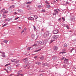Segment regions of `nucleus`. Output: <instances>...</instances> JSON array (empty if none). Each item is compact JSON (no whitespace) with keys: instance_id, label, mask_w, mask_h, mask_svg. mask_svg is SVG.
Here are the masks:
<instances>
[{"instance_id":"obj_57","label":"nucleus","mask_w":76,"mask_h":76,"mask_svg":"<svg viewBox=\"0 0 76 76\" xmlns=\"http://www.w3.org/2000/svg\"><path fill=\"white\" fill-rule=\"evenodd\" d=\"M13 75V74H11L10 76H12V75Z\"/></svg>"},{"instance_id":"obj_59","label":"nucleus","mask_w":76,"mask_h":76,"mask_svg":"<svg viewBox=\"0 0 76 76\" xmlns=\"http://www.w3.org/2000/svg\"><path fill=\"white\" fill-rule=\"evenodd\" d=\"M39 76H43L42 74H40L39 75Z\"/></svg>"},{"instance_id":"obj_2","label":"nucleus","mask_w":76,"mask_h":76,"mask_svg":"<svg viewBox=\"0 0 76 76\" xmlns=\"http://www.w3.org/2000/svg\"><path fill=\"white\" fill-rule=\"evenodd\" d=\"M49 34L50 32L48 31H47L44 33L43 37H44V38H46V37H47L49 36Z\"/></svg>"},{"instance_id":"obj_1","label":"nucleus","mask_w":76,"mask_h":76,"mask_svg":"<svg viewBox=\"0 0 76 76\" xmlns=\"http://www.w3.org/2000/svg\"><path fill=\"white\" fill-rule=\"evenodd\" d=\"M48 42V40L47 39H45L43 42H42L40 41H39L38 42V44H41V45H45L47 44V42Z\"/></svg>"},{"instance_id":"obj_11","label":"nucleus","mask_w":76,"mask_h":76,"mask_svg":"<svg viewBox=\"0 0 76 76\" xmlns=\"http://www.w3.org/2000/svg\"><path fill=\"white\" fill-rule=\"evenodd\" d=\"M58 49V47L57 46H55L54 47V50H57Z\"/></svg>"},{"instance_id":"obj_21","label":"nucleus","mask_w":76,"mask_h":76,"mask_svg":"<svg viewBox=\"0 0 76 76\" xmlns=\"http://www.w3.org/2000/svg\"><path fill=\"white\" fill-rule=\"evenodd\" d=\"M18 12H22V10L19 9L18 10Z\"/></svg>"},{"instance_id":"obj_4","label":"nucleus","mask_w":76,"mask_h":76,"mask_svg":"<svg viewBox=\"0 0 76 76\" xmlns=\"http://www.w3.org/2000/svg\"><path fill=\"white\" fill-rule=\"evenodd\" d=\"M68 61H69L68 59H67L66 58H65L64 63L65 64H68L69 63V62Z\"/></svg>"},{"instance_id":"obj_64","label":"nucleus","mask_w":76,"mask_h":76,"mask_svg":"<svg viewBox=\"0 0 76 76\" xmlns=\"http://www.w3.org/2000/svg\"><path fill=\"white\" fill-rule=\"evenodd\" d=\"M74 41H76V38L75 39Z\"/></svg>"},{"instance_id":"obj_46","label":"nucleus","mask_w":76,"mask_h":76,"mask_svg":"<svg viewBox=\"0 0 76 76\" xmlns=\"http://www.w3.org/2000/svg\"><path fill=\"white\" fill-rule=\"evenodd\" d=\"M38 52V50H35V51H34V52H35V53H37V52Z\"/></svg>"},{"instance_id":"obj_30","label":"nucleus","mask_w":76,"mask_h":76,"mask_svg":"<svg viewBox=\"0 0 76 76\" xmlns=\"http://www.w3.org/2000/svg\"><path fill=\"white\" fill-rule=\"evenodd\" d=\"M39 58L40 59H41L42 60H43V59H44V57L42 56L40 58Z\"/></svg>"},{"instance_id":"obj_54","label":"nucleus","mask_w":76,"mask_h":76,"mask_svg":"<svg viewBox=\"0 0 76 76\" xmlns=\"http://www.w3.org/2000/svg\"><path fill=\"white\" fill-rule=\"evenodd\" d=\"M17 19H18V18H19V17H17L16 18Z\"/></svg>"},{"instance_id":"obj_5","label":"nucleus","mask_w":76,"mask_h":76,"mask_svg":"<svg viewBox=\"0 0 76 76\" xmlns=\"http://www.w3.org/2000/svg\"><path fill=\"white\" fill-rule=\"evenodd\" d=\"M0 53L2 54L1 55V56L2 57H5V53H4V52H1V51H0Z\"/></svg>"},{"instance_id":"obj_27","label":"nucleus","mask_w":76,"mask_h":76,"mask_svg":"<svg viewBox=\"0 0 76 76\" xmlns=\"http://www.w3.org/2000/svg\"><path fill=\"white\" fill-rule=\"evenodd\" d=\"M51 7V6L50 5H48L47 6V8L48 9H50Z\"/></svg>"},{"instance_id":"obj_17","label":"nucleus","mask_w":76,"mask_h":76,"mask_svg":"<svg viewBox=\"0 0 76 76\" xmlns=\"http://www.w3.org/2000/svg\"><path fill=\"white\" fill-rule=\"evenodd\" d=\"M34 18H35L36 20H37V18H38V16H37L35 15L34 16Z\"/></svg>"},{"instance_id":"obj_6","label":"nucleus","mask_w":76,"mask_h":76,"mask_svg":"<svg viewBox=\"0 0 76 76\" xmlns=\"http://www.w3.org/2000/svg\"><path fill=\"white\" fill-rule=\"evenodd\" d=\"M58 32V31L57 30H53V34H57Z\"/></svg>"},{"instance_id":"obj_13","label":"nucleus","mask_w":76,"mask_h":76,"mask_svg":"<svg viewBox=\"0 0 76 76\" xmlns=\"http://www.w3.org/2000/svg\"><path fill=\"white\" fill-rule=\"evenodd\" d=\"M15 6L14 5H12L10 7V8L11 9H13V8H15Z\"/></svg>"},{"instance_id":"obj_32","label":"nucleus","mask_w":76,"mask_h":76,"mask_svg":"<svg viewBox=\"0 0 76 76\" xmlns=\"http://www.w3.org/2000/svg\"><path fill=\"white\" fill-rule=\"evenodd\" d=\"M3 17L4 18H6V15H3Z\"/></svg>"},{"instance_id":"obj_44","label":"nucleus","mask_w":76,"mask_h":76,"mask_svg":"<svg viewBox=\"0 0 76 76\" xmlns=\"http://www.w3.org/2000/svg\"><path fill=\"white\" fill-rule=\"evenodd\" d=\"M41 7H42V6L41 5H39L38 6V7L39 8H41Z\"/></svg>"},{"instance_id":"obj_40","label":"nucleus","mask_w":76,"mask_h":76,"mask_svg":"<svg viewBox=\"0 0 76 76\" xmlns=\"http://www.w3.org/2000/svg\"><path fill=\"white\" fill-rule=\"evenodd\" d=\"M8 20H9V19H5V21H7V22H8Z\"/></svg>"},{"instance_id":"obj_53","label":"nucleus","mask_w":76,"mask_h":76,"mask_svg":"<svg viewBox=\"0 0 76 76\" xmlns=\"http://www.w3.org/2000/svg\"><path fill=\"white\" fill-rule=\"evenodd\" d=\"M17 75H18L19 76V75H20V73H18L17 74Z\"/></svg>"},{"instance_id":"obj_62","label":"nucleus","mask_w":76,"mask_h":76,"mask_svg":"<svg viewBox=\"0 0 76 76\" xmlns=\"http://www.w3.org/2000/svg\"><path fill=\"white\" fill-rule=\"evenodd\" d=\"M14 20H17V19L16 18H15V19H14Z\"/></svg>"},{"instance_id":"obj_24","label":"nucleus","mask_w":76,"mask_h":76,"mask_svg":"<svg viewBox=\"0 0 76 76\" xmlns=\"http://www.w3.org/2000/svg\"><path fill=\"white\" fill-rule=\"evenodd\" d=\"M62 19L63 20V22H64V21H65V18H64L62 17Z\"/></svg>"},{"instance_id":"obj_38","label":"nucleus","mask_w":76,"mask_h":76,"mask_svg":"<svg viewBox=\"0 0 76 76\" xmlns=\"http://www.w3.org/2000/svg\"><path fill=\"white\" fill-rule=\"evenodd\" d=\"M31 3V2H27L26 4H30V3Z\"/></svg>"},{"instance_id":"obj_42","label":"nucleus","mask_w":76,"mask_h":76,"mask_svg":"<svg viewBox=\"0 0 76 76\" xmlns=\"http://www.w3.org/2000/svg\"><path fill=\"white\" fill-rule=\"evenodd\" d=\"M64 58H65L64 57H63V58L61 59V60H63L64 59Z\"/></svg>"},{"instance_id":"obj_29","label":"nucleus","mask_w":76,"mask_h":76,"mask_svg":"<svg viewBox=\"0 0 76 76\" xmlns=\"http://www.w3.org/2000/svg\"><path fill=\"white\" fill-rule=\"evenodd\" d=\"M61 25H62V26H64V27H65V24H64L62 23L61 24Z\"/></svg>"},{"instance_id":"obj_10","label":"nucleus","mask_w":76,"mask_h":76,"mask_svg":"<svg viewBox=\"0 0 76 76\" xmlns=\"http://www.w3.org/2000/svg\"><path fill=\"white\" fill-rule=\"evenodd\" d=\"M7 69L8 70H12V69L10 66H8L7 67Z\"/></svg>"},{"instance_id":"obj_48","label":"nucleus","mask_w":76,"mask_h":76,"mask_svg":"<svg viewBox=\"0 0 76 76\" xmlns=\"http://www.w3.org/2000/svg\"><path fill=\"white\" fill-rule=\"evenodd\" d=\"M36 64H38V62H36Z\"/></svg>"},{"instance_id":"obj_63","label":"nucleus","mask_w":76,"mask_h":76,"mask_svg":"<svg viewBox=\"0 0 76 76\" xmlns=\"http://www.w3.org/2000/svg\"><path fill=\"white\" fill-rule=\"evenodd\" d=\"M24 30H25V31H26V28H24Z\"/></svg>"},{"instance_id":"obj_61","label":"nucleus","mask_w":76,"mask_h":76,"mask_svg":"<svg viewBox=\"0 0 76 76\" xmlns=\"http://www.w3.org/2000/svg\"><path fill=\"white\" fill-rule=\"evenodd\" d=\"M18 28H19V29H21V28L20 27H19Z\"/></svg>"},{"instance_id":"obj_35","label":"nucleus","mask_w":76,"mask_h":76,"mask_svg":"<svg viewBox=\"0 0 76 76\" xmlns=\"http://www.w3.org/2000/svg\"><path fill=\"white\" fill-rule=\"evenodd\" d=\"M66 4H69V3L68 2H67V1H66Z\"/></svg>"},{"instance_id":"obj_49","label":"nucleus","mask_w":76,"mask_h":76,"mask_svg":"<svg viewBox=\"0 0 76 76\" xmlns=\"http://www.w3.org/2000/svg\"><path fill=\"white\" fill-rule=\"evenodd\" d=\"M37 56H35V57H34V58H37Z\"/></svg>"},{"instance_id":"obj_16","label":"nucleus","mask_w":76,"mask_h":76,"mask_svg":"<svg viewBox=\"0 0 76 76\" xmlns=\"http://www.w3.org/2000/svg\"><path fill=\"white\" fill-rule=\"evenodd\" d=\"M31 37L32 38H35V35L34 34H32Z\"/></svg>"},{"instance_id":"obj_39","label":"nucleus","mask_w":76,"mask_h":76,"mask_svg":"<svg viewBox=\"0 0 76 76\" xmlns=\"http://www.w3.org/2000/svg\"><path fill=\"white\" fill-rule=\"evenodd\" d=\"M6 25H7V24H5L2 27H4V26H6Z\"/></svg>"},{"instance_id":"obj_47","label":"nucleus","mask_w":76,"mask_h":76,"mask_svg":"<svg viewBox=\"0 0 76 76\" xmlns=\"http://www.w3.org/2000/svg\"><path fill=\"white\" fill-rule=\"evenodd\" d=\"M23 32H24V30H23L21 32V34H22L23 33Z\"/></svg>"},{"instance_id":"obj_25","label":"nucleus","mask_w":76,"mask_h":76,"mask_svg":"<svg viewBox=\"0 0 76 76\" xmlns=\"http://www.w3.org/2000/svg\"><path fill=\"white\" fill-rule=\"evenodd\" d=\"M15 60H16V59H13L11 60V61L12 62H15Z\"/></svg>"},{"instance_id":"obj_51","label":"nucleus","mask_w":76,"mask_h":76,"mask_svg":"<svg viewBox=\"0 0 76 76\" xmlns=\"http://www.w3.org/2000/svg\"><path fill=\"white\" fill-rule=\"evenodd\" d=\"M64 53H66V52H62V54H64Z\"/></svg>"},{"instance_id":"obj_37","label":"nucleus","mask_w":76,"mask_h":76,"mask_svg":"<svg viewBox=\"0 0 76 76\" xmlns=\"http://www.w3.org/2000/svg\"><path fill=\"white\" fill-rule=\"evenodd\" d=\"M37 45V44H34L32 46V47H35V46H36V45Z\"/></svg>"},{"instance_id":"obj_23","label":"nucleus","mask_w":76,"mask_h":76,"mask_svg":"<svg viewBox=\"0 0 76 76\" xmlns=\"http://www.w3.org/2000/svg\"><path fill=\"white\" fill-rule=\"evenodd\" d=\"M64 47H67V44H64Z\"/></svg>"},{"instance_id":"obj_12","label":"nucleus","mask_w":76,"mask_h":76,"mask_svg":"<svg viewBox=\"0 0 76 76\" xmlns=\"http://www.w3.org/2000/svg\"><path fill=\"white\" fill-rule=\"evenodd\" d=\"M54 40H53V39H52L50 41V44H51V43H52V42H53V41H54Z\"/></svg>"},{"instance_id":"obj_58","label":"nucleus","mask_w":76,"mask_h":76,"mask_svg":"<svg viewBox=\"0 0 76 76\" xmlns=\"http://www.w3.org/2000/svg\"><path fill=\"white\" fill-rule=\"evenodd\" d=\"M58 10L59 12H60V10H59V9H57Z\"/></svg>"},{"instance_id":"obj_60","label":"nucleus","mask_w":76,"mask_h":76,"mask_svg":"<svg viewBox=\"0 0 76 76\" xmlns=\"http://www.w3.org/2000/svg\"><path fill=\"white\" fill-rule=\"evenodd\" d=\"M19 64H18V65H16V67H18V66H19Z\"/></svg>"},{"instance_id":"obj_43","label":"nucleus","mask_w":76,"mask_h":76,"mask_svg":"<svg viewBox=\"0 0 76 76\" xmlns=\"http://www.w3.org/2000/svg\"><path fill=\"white\" fill-rule=\"evenodd\" d=\"M8 12L7 11H5L4 12V13H7Z\"/></svg>"},{"instance_id":"obj_9","label":"nucleus","mask_w":76,"mask_h":76,"mask_svg":"<svg viewBox=\"0 0 76 76\" xmlns=\"http://www.w3.org/2000/svg\"><path fill=\"white\" fill-rule=\"evenodd\" d=\"M29 20H34V18L32 17H30L29 18H28Z\"/></svg>"},{"instance_id":"obj_41","label":"nucleus","mask_w":76,"mask_h":76,"mask_svg":"<svg viewBox=\"0 0 76 76\" xmlns=\"http://www.w3.org/2000/svg\"><path fill=\"white\" fill-rule=\"evenodd\" d=\"M61 20V18H60L58 19V20H59V21L60 20Z\"/></svg>"},{"instance_id":"obj_56","label":"nucleus","mask_w":76,"mask_h":76,"mask_svg":"<svg viewBox=\"0 0 76 76\" xmlns=\"http://www.w3.org/2000/svg\"><path fill=\"white\" fill-rule=\"evenodd\" d=\"M41 50V49H39L38 50V51H40Z\"/></svg>"},{"instance_id":"obj_19","label":"nucleus","mask_w":76,"mask_h":76,"mask_svg":"<svg viewBox=\"0 0 76 76\" xmlns=\"http://www.w3.org/2000/svg\"><path fill=\"white\" fill-rule=\"evenodd\" d=\"M3 42H4V43L7 44V43L8 41L7 40H4Z\"/></svg>"},{"instance_id":"obj_55","label":"nucleus","mask_w":76,"mask_h":76,"mask_svg":"<svg viewBox=\"0 0 76 76\" xmlns=\"http://www.w3.org/2000/svg\"><path fill=\"white\" fill-rule=\"evenodd\" d=\"M3 12V10H1V12Z\"/></svg>"},{"instance_id":"obj_20","label":"nucleus","mask_w":76,"mask_h":76,"mask_svg":"<svg viewBox=\"0 0 76 76\" xmlns=\"http://www.w3.org/2000/svg\"><path fill=\"white\" fill-rule=\"evenodd\" d=\"M10 63H9L6 64L5 65V67H6L7 66H9L10 65Z\"/></svg>"},{"instance_id":"obj_18","label":"nucleus","mask_w":76,"mask_h":76,"mask_svg":"<svg viewBox=\"0 0 76 76\" xmlns=\"http://www.w3.org/2000/svg\"><path fill=\"white\" fill-rule=\"evenodd\" d=\"M28 66H29V65L28 64H27L26 65H24L23 66V67L24 68H25L26 67H28Z\"/></svg>"},{"instance_id":"obj_22","label":"nucleus","mask_w":76,"mask_h":76,"mask_svg":"<svg viewBox=\"0 0 76 76\" xmlns=\"http://www.w3.org/2000/svg\"><path fill=\"white\" fill-rule=\"evenodd\" d=\"M66 27L67 29H69V26H68V25H66Z\"/></svg>"},{"instance_id":"obj_45","label":"nucleus","mask_w":76,"mask_h":76,"mask_svg":"<svg viewBox=\"0 0 76 76\" xmlns=\"http://www.w3.org/2000/svg\"><path fill=\"white\" fill-rule=\"evenodd\" d=\"M32 47H30L29 48H28V50H30V49H31V48Z\"/></svg>"},{"instance_id":"obj_3","label":"nucleus","mask_w":76,"mask_h":76,"mask_svg":"<svg viewBox=\"0 0 76 76\" xmlns=\"http://www.w3.org/2000/svg\"><path fill=\"white\" fill-rule=\"evenodd\" d=\"M54 12L53 13V15H55V16H56L57 14H58V11H57V9H55L54 10Z\"/></svg>"},{"instance_id":"obj_15","label":"nucleus","mask_w":76,"mask_h":76,"mask_svg":"<svg viewBox=\"0 0 76 76\" xmlns=\"http://www.w3.org/2000/svg\"><path fill=\"white\" fill-rule=\"evenodd\" d=\"M57 56H53V60H55L56 59H57Z\"/></svg>"},{"instance_id":"obj_31","label":"nucleus","mask_w":76,"mask_h":76,"mask_svg":"<svg viewBox=\"0 0 76 76\" xmlns=\"http://www.w3.org/2000/svg\"><path fill=\"white\" fill-rule=\"evenodd\" d=\"M42 12H45V10H42Z\"/></svg>"},{"instance_id":"obj_28","label":"nucleus","mask_w":76,"mask_h":76,"mask_svg":"<svg viewBox=\"0 0 76 76\" xmlns=\"http://www.w3.org/2000/svg\"><path fill=\"white\" fill-rule=\"evenodd\" d=\"M45 3L46 4H50V3L48 2V1H45Z\"/></svg>"},{"instance_id":"obj_34","label":"nucleus","mask_w":76,"mask_h":76,"mask_svg":"<svg viewBox=\"0 0 76 76\" xmlns=\"http://www.w3.org/2000/svg\"><path fill=\"white\" fill-rule=\"evenodd\" d=\"M56 37V38H58V37H59V35H56V36H55Z\"/></svg>"},{"instance_id":"obj_52","label":"nucleus","mask_w":76,"mask_h":76,"mask_svg":"<svg viewBox=\"0 0 76 76\" xmlns=\"http://www.w3.org/2000/svg\"><path fill=\"white\" fill-rule=\"evenodd\" d=\"M41 30L42 31H44V29H43V28H42Z\"/></svg>"},{"instance_id":"obj_36","label":"nucleus","mask_w":76,"mask_h":76,"mask_svg":"<svg viewBox=\"0 0 76 76\" xmlns=\"http://www.w3.org/2000/svg\"><path fill=\"white\" fill-rule=\"evenodd\" d=\"M33 27L34 28V29L35 30H35H36V28L35 27V26H33Z\"/></svg>"},{"instance_id":"obj_26","label":"nucleus","mask_w":76,"mask_h":76,"mask_svg":"<svg viewBox=\"0 0 76 76\" xmlns=\"http://www.w3.org/2000/svg\"><path fill=\"white\" fill-rule=\"evenodd\" d=\"M75 49L74 48H72L71 50H70V53H72V51H73V50H74Z\"/></svg>"},{"instance_id":"obj_50","label":"nucleus","mask_w":76,"mask_h":76,"mask_svg":"<svg viewBox=\"0 0 76 76\" xmlns=\"http://www.w3.org/2000/svg\"><path fill=\"white\" fill-rule=\"evenodd\" d=\"M20 75H21V76H23V74H20Z\"/></svg>"},{"instance_id":"obj_14","label":"nucleus","mask_w":76,"mask_h":76,"mask_svg":"<svg viewBox=\"0 0 76 76\" xmlns=\"http://www.w3.org/2000/svg\"><path fill=\"white\" fill-rule=\"evenodd\" d=\"M22 72V70H20V71H18L17 72L18 73H21Z\"/></svg>"},{"instance_id":"obj_7","label":"nucleus","mask_w":76,"mask_h":76,"mask_svg":"<svg viewBox=\"0 0 76 76\" xmlns=\"http://www.w3.org/2000/svg\"><path fill=\"white\" fill-rule=\"evenodd\" d=\"M23 61L25 60V62H28V58H24L23 59Z\"/></svg>"},{"instance_id":"obj_8","label":"nucleus","mask_w":76,"mask_h":76,"mask_svg":"<svg viewBox=\"0 0 76 76\" xmlns=\"http://www.w3.org/2000/svg\"><path fill=\"white\" fill-rule=\"evenodd\" d=\"M55 39H56V37L55 35L53 36L52 37V39L55 41Z\"/></svg>"},{"instance_id":"obj_33","label":"nucleus","mask_w":76,"mask_h":76,"mask_svg":"<svg viewBox=\"0 0 76 76\" xmlns=\"http://www.w3.org/2000/svg\"><path fill=\"white\" fill-rule=\"evenodd\" d=\"M10 20H12V18H10V19H9V20H8V22H10Z\"/></svg>"}]
</instances>
